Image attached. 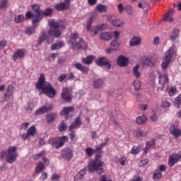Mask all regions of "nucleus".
Listing matches in <instances>:
<instances>
[{"instance_id":"7ed1b4c3","label":"nucleus","mask_w":181,"mask_h":181,"mask_svg":"<svg viewBox=\"0 0 181 181\" xmlns=\"http://www.w3.org/2000/svg\"><path fill=\"white\" fill-rule=\"evenodd\" d=\"M32 11H28L25 13V18L27 19H32L33 25L39 23L42 21V10L40 9V5L39 4H33L31 6Z\"/></svg>"},{"instance_id":"72a5a7b5","label":"nucleus","mask_w":181,"mask_h":181,"mask_svg":"<svg viewBox=\"0 0 181 181\" xmlns=\"http://www.w3.org/2000/svg\"><path fill=\"white\" fill-rule=\"evenodd\" d=\"M133 74L136 78H139L141 77V72H139V64H136L133 68Z\"/></svg>"},{"instance_id":"79ce46f5","label":"nucleus","mask_w":181,"mask_h":181,"mask_svg":"<svg viewBox=\"0 0 181 181\" xmlns=\"http://www.w3.org/2000/svg\"><path fill=\"white\" fill-rule=\"evenodd\" d=\"M174 105L177 108H180L181 105V94L178 95L174 100Z\"/></svg>"},{"instance_id":"9d476101","label":"nucleus","mask_w":181,"mask_h":181,"mask_svg":"<svg viewBox=\"0 0 181 181\" xmlns=\"http://www.w3.org/2000/svg\"><path fill=\"white\" fill-rule=\"evenodd\" d=\"M62 159L64 160H71L73 159V150L69 148H65L62 151Z\"/></svg>"},{"instance_id":"9b49d317","label":"nucleus","mask_w":181,"mask_h":181,"mask_svg":"<svg viewBox=\"0 0 181 181\" xmlns=\"http://www.w3.org/2000/svg\"><path fill=\"white\" fill-rule=\"evenodd\" d=\"M26 56V49H19L15 52L12 56L13 62H16L18 59H23Z\"/></svg>"},{"instance_id":"37998d69","label":"nucleus","mask_w":181,"mask_h":181,"mask_svg":"<svg viewBox=\"0 0 181 181\" xmlns=\"http://www.w3.org/2000/svg\"><path fill=\"white\" fill-rule=\"evenodd\" d=\"M104 86V80L103 79H98L94 81V87L95 88H100Z\"/></svg>"},{"instance_id":"7c9ffc66","label":"nucleus","mask_w":181,"mask_h":181,"mask_svg":"<svg viewBox=\"0 0 181 181\" xmlns=\"http://www.w3.org/2000/svg\"><path fill=\"white\" fill-rule=\"evenodd\" d=\"M136 138H142L148 136V132L145 130H136Z\"/></svg>"},{"instance_id":"c03bdc74","label":"nucleus","mask_w":181,"mask_h":181,"mask_svg":"<svg viewBox=\"0 0 181 181\" xmlns=\"http://www.w3.org/2000/svg\"><path fill=\"white\" fill-rule=\"evenodd\" d=\"M153 178L154 180H160V179H162V173H160L159 170H155Z\"/></svg>"},{"instance_id":"c9c22d12","label":"nucleus","mask_w":181,"mask_h":181,"mask_svg":"<svg viewBox=\"0 0 181 181\" xmlns=\"http://www.w3.org/2000/svg\"><path fill=\"white\" fill-rule=\"evenodd\" d=\"M53 13V9L46 8L45 11L41 12V18L43 19V16H50Z\"/></svg>"},{"instance_id":"603ef678","label":"nucleus","mask_w":181,"mask_h":181,"mask_svg":"<svg viewBox=\"0 0 181 181\" xmlns=\"http://www.w3.org/2000/svg\"><path fill=\"white\" fill-rule=\"evenodd\" d=\"M84 175H86V169L81 170L76 175V179H83Z\"/></svg>"},{"instance_id":"4be33fe9","label":"nucleus","mask_w":181,"mask_h":181,"mask_svg":"<svg viewBox=\"0 0 181 181\" xmlns=\"http://www.w3.org/2000/svg\"><path fill=\"white\" fill-rule=\"evenodd\" d=\"M74 111V107H65L60 112V115H69L70 112H73Z\"/></svg>"},{"instance_id":"a878e982","label":"nucleus","mask_w":181,"mask_h":181,"mask_svg":"<svg viewBox=\"0 0 181 181\" xmlns=\"http://www.w3.org/2000/svg\"><path fill=\"white\" fill-rule=\"evenodd\" d=\"M44 169H45V164H43V163L42 162L37 163L35 169V175L40 173V172H42Z\"/></svg>"},{"instance_id":"69168bd1","label":"nucleus","mask_w":181,"mask_h":181,"mask_svg":"<svg viewBox=\"0 0 181 181\" xmlns=\"http://www.w3.org/2000/svg\"><path fill=\"white\" fill-rule=\"evenodd\" d=\"M148 162L149 161L148 160V159H144V160H141L139 162V165L140 167L145 166V165H148Z\"/></svg>"},{"instance_id":"3c124183","label":"nucleus","mask_w":181,"mask_h":181,"mask_svg":"<svg viewBox=\"0 0 181 181\" xmlns=\"http://www.w3.org/2000/svg\"><path fill=\"white\" fill-rule=\"evenodd\" d=\"M133 86L135 88V90L136 91H138V90H141V87L142 86V83H141V81H139V80H135Z\"/></svg>"},{"instance_id":"a211bd4d","label":"nucleus","mask_w":181,"mask_h":181,"mask_svg":"<svg viewBox=\"0 0 181 181\" xmlns=\"http://www.w3.org/2000/svg\"><path fill=\"white\" fill-rule=\"evenodd\" d=\"M77 39H78V33L77 32L72 33H71L69 37L68 38V43H69V45H71V46H73V45H74L76 42H77Z\"/></svg>"},{"instance_id":"dca6fc26","label":"nucleus","mask_w":181,"mask_h":181,"mask_svg":"<svg viewBox=\"0 0 181 181\" xmlns=\"http://www.w3.org/2000/svg\"><path fill=\"white\" fill-rule=\"evenodd\" d=\"M74 67L76 69V70H79V71L82 72L83 74H87L88 71H90V68L78 62L74 64Z\"/></svg>"},{"instance_id":"f03ea898","label":"nucleus","mask_w":181,"mask_h":181,"mask_svg":"<svg viewBox=\"0 0 181 181\" xmlns=\"http://www.w3.org/2000/svg\"><path fill=\"white\" fill-rule=\"evenodd\" d=\"M35 87L37 90H42V92L45 93L49 98H53L56 95V90L50 83H46V78L43 74H40Z\"/></svg>"},{"instance_id":"6e6552de","label":"nucleus","mask_w":181,"mask_h":181,"mask_svg":"<svg viewBox=\"0 0 181 181\" xmlns=\"http://www.w3.org/2000/svg\"><path fill=\"white\" fill-rule=\"evenodd\" d=\"M93 22H94V18L93 17H90L87 23V30L90 33H93V34H92V36H96V35H98V30L105 29L107 26L105 25V24H103L102 25H98L91 28Z\"/></svg>"},{"instance_id":"4d7b16f0","label":"nucleus","mask_w":181,"mask_h":181,"mask_svg":"<svg viewBox=\"0 0 181 181\" xmlns=\"http://www.w3.org/2000/svg\"><path fill=\"white\" fill-rule=\"evenodd\" d=\"M176 93H177V88L176 87H171L168 90L170 97H173Z\"/></svg>"},{"instance_id":"b1692460","label":"nucleus","mask_w":181,"mask_h":181,"mask_svg":"<svg viewBox=\"0 0 181 181\" xmlns=\"http://www.w3.org/2000/svg\"><path fill=\"white\" fill-rule=\"evenodd\" d=\"M39 25V23H37L35 24H33V26L29 27L25 30L26 35H33L36 32V28H37V25Z\"/></svg>"},{"instance_id":"49530a36","label":"nucleus","mask_w":181,"mask_h":181,"mask_svg":"<svg viewBox=\"0 0 181 181\" xmlns=\"http://www.w3.org/2000/svg\"><path fill=\"white\" fill-rule=\"evenodd\" d=\"M105 143H102L99 146H97L95 147V150L97 151V152H100V151H102L103 148H104V146H105V145H107V144L108 143V138H106L105 139Z\"/></svg>"},{"instance_id":"c85d7f7f","label":"nucleus","mask_w":181,"mask_h":181,"mask_svg":"<svg viewBox=\"0 0 181 181\" xmlns=\"http://www.w3.org/2000/svg\"><path fill=\"white\" fill-rule=\"evenodd\" d=\"M36 126L35 125H32L30 128H28L27 131L28 135L29 136H33V138H35V135L36 134Z\"/></svg>"},{"instance_id":"cd10ccee","label":"nucleus","mask_w":181,"mask_h":181,"mask_svg":"<svg viewBox=\"0 0 181 181\" xmlns=\"http://www.w3.org/2000/svg\"><path fill=\"white\" fill-rule=\"evenodd\" d=\"M62 47H64V43L60 41L51 45V50H59V49H62Z\"/></svg>"},{"instance_id":"0e129e2a","label":"nucleus","mask_w":181,"mask_h":181,"mask_svg":"<svg viewBox=\"0 0 181 181\" xmlns=\"http://www.w3.org/2000/svg\"><path fill=\"white\" fill-rule=\"evenodd\" d=\"M125 9L126 12H127V13H129V15H131L134 12V11L132 10V6H131V5H127Z\"/></svg>"},{"instance_id":"8fccbe9b","label":"nucleus","mask_w":181,"mask_h":181,"mask_svg":"<svg viewBox=\"0 0 181 181\" xmlns=\"http://www.w3.org/2000/svg\"><path fill=\"white\" fill-rule=\"evenodd\" d=\"M171 134L175 136V138H179L181 135V131L180 129H173L171 131Z\"/></svg>"},{"instance_id":"f704fd0d","label":"nucleus","mask_w":181,"mask_h":181,"mask_svg":"<svg viewBox=\"0 0 181 181\" xmlns=\"http://www.w3.org/2000/svg\"><path fill=\"white\" fill-rule=\"evenodd\" d=\"M25 21V16L22 14L16 15L14 16L15 23H22Z\"/></svg>"},{"instance_id":"052dcab7","label":"nucleus","mask_w":181,"mask_h":181,"mask_svg":"<svg viewBox=\"0 0 181 181\" xmlns=\"http://www.w3.org/2000/svg\"><path fill=\"white\" fill-rule=\"evenodd\" d=\"M66 78H67V74H62L59 76V77H58V81L59 83H63V81L64 80H66Z\"/></svg>"},{"instance_id":"5701e85b","label":"nucleus","mask_w":181,"mask_h":181,"mask_svg":"<svg viewBox=\"0 0 181 181\" xmlns=\"http://www.w3.org/2000/svg\"><path fill=\"white\" fill-rule=\"evenodd\" d=\"M94 60V56L89 55L86 57V58H82L81 62L83 64H87L88 66H90L91 63H93V61Z\"/></svg>"},{"instance_id":"2eb2a0df","label":"nucleus","mask_w":181,"mask_h":181,"mask_svg":"<svg viewBox=\"0 0 181 181\" xmlns=\"http://www.w3.org/2000/svg\"><path fill=\"white\" fill-rule=\"evenodd\" d=\"M52 110H53V107L52 105H44L38 108L35 112V115H41V114H45V112H49V111H52Z\"/></svg>"},{"instance_id":"e2e57ef3","label":"nucleus","mask_w":181,"mask_h":181,"mask_svg":"<svg viewBox=\"0 0 181 181\" xmlns=\"http://www.w3.org/2000/svg\"><path fill=\"white\" fill-rule=\"evenodd\" d=\"M60 179V175L57 173H54L52 177H51V180L54 181V180H59Z\"/></svg>"},{"instance_id":"a19ab883","label":"nucleus","mask_w":181,"mask_h":181,"mask_svg":"<svg viewBox=\"0 0 181 181\" xmlns=\"http://www.w3.org/2000/svg\"><path fill=\"white\" fill-rule=\"evenodd\" d=\"M170 107V103H169V100H162L160 104V108H163V110H168Z\"/></svg>"},{"instance_id":"58836bf2","label":"nucleus","mask_w":181,"mask_h":181,"mask_svg":"<svg viewBox=\"0 0 181 181\" xmlns=\"http://www.w3.org/2000/svg\"><path fill=\"white\" fill-rule=\"evenodd\" d=\"M94 153H95V150L93 149L91 147H88L85 149V153L86 156L89 158H91V156L94 155Z\"/></svg>"},{"instance_id":"20e7f679","label":"nucleus","mask_w":181,"mask_h":181,"mask_svg":"<svg viewBox=\"0 0 181 181\" xmlns=\"http://www.w3.org/2000/svg\"><path fill=\"white\" fill-rule=\"evenodd\" d=\"M18 148L16 146H9L7 149V152L6 151H2L0 153V158L4 159L6 158V162L7 163H13L16 162V159H18Z\"/></svg>"},{"instance_id":"bf43d9fd","label":"nucleus","mask_w":181,"mask_h":181,"mask_svg":"<svg viewBox=\"0 0 181 181\" xmlns=\"http://www.w3.org/2000/svg\"><path fill=\"white\" fill-rule=\"evenodd\" d=\"M127 162V157L125 156H123L120 158H119V163L121 165V166H125V163Z\"/></svg>"},{"instance_id":"f3484780","label":"nucleus","mask_w":181,"mask_h":181,"mask_svg":"<svg viewBox=\"0 0 181 181\" xmlns=\"http://www.w3.org/2000/svg\"><path fill=\"white\" fill-rule=\"evenodd\" d=\"M81 124L83 123L81 122V119L80 118V117H76L74 123L69 127V131H71V129H76L77 128H79Z\"/></svg>"},{"instance_id":"774afa93","label":"nucleus","mask_w":181,"mask_h":181,"mask_svg":"<svg viewBox=\"0 0 181 181\" xmlns=\"http://www.w3.org/2000/svg\"><path fill=\"white\" fill-rule=\"evenodd\" d=\"M6 40H2L0 41V49H4V47H5V46H6Z\"/></svg>"},{"instance_id":"c756f323","label":"nucleus","mask_w":181,"mask_h":181,"mask_svg":"<svg viewBox=\"0 0 181 181\" xmlns=\"http://www.w3.org/2000/svg\"><path fill=\"white\" fill-rule=\"evenodd\" d=\"M140 43H141V37H134L133 39L131 40L129 45L130 46H139Z\"/></svg>"},{"instance_id":"864d4df0","label":"nucleus","mask_w":181,"mask_h":181,"mask_svg":"<svg viewBox=\"0 0 181 181\" xmlns=\"http://www.w3.org/2000/svg\"><path fill=\"white\" fill-rule=\"evenodd\" d=\"M140 151H141V148L136 146H134L132 148L131 153L132 155H138V153H139Z\"/></svg>"},{"instance_id":"2f4dec72","label":"nucleus","mask_w":181,"mask_h":181,"mask_svg":"<svg viewBox=\"0 0 181 181\" xmlns=\"http://www.w3.org/2000/svg\"><path fill=\"white\" fill-rule=\"evenodd\" d=\"M179 33H180V30L178 28H174L170 35V40H175V39L179 37Z\"/></svg>"},{"instance_id":"680f3d73","label":"nucleus","mask_w":181,"mask_h":181,"mask_svg":"<svg viewBox=\"0 0 181 181\" xmlns=\"http://www.w3.org/2000/svg\"><path fill=\"white\" fill-rule=\"evenodd\" d=\"M146 146L147 148H155V141L152 140L151 141L146 142Z\"/></svg>"},{"instance_id":"412c9836","label":"nucleus","mask_w":181,"mask_h":181,"mask_svg":"<svg viewBox=\"0 0 181 181\" xmlns=\"http://www.w3.org/2000/svg\"><path fill=\"white\" fill-rule=\"evenodd\" d=\"M13 94V86L8 85L7 90L6 91V93L4 95L5 98V101H6V100L9 98V97H11Z\"/></svg>"},{"instance_id":"6e6d98bb","label":"nucleus","mask_w":181,"mask_h":181,"mask_svg":"<svg viewBox=\"0 0 181 181\" xmlns=\"http://www.w3.org/2000/svg\"><path fill=\"white\" fill-rule=\"evenodd\" d=\"M173 12V11L170 10L168 13V15H166L165 16H164L163 20L166 21L167 22H173V18H172V17H170V13H172Z\"/></svg>"},{"instance_id":"4c0bfd02","label":"nucleus","mask_w":181,"mask_h":181,"mask_svg":"<svg viewBox=\"0 0 181 181\" xmlns=\"http://www.w3.org/2000/svg\"><path fill=\"white\" fill-rule=\"evenodd\" d=\"M136 121L139 125H142L145 124V122H146V117L144 115H143L142 116L138 117Z\"/></svg>"},{"instance_id":"6ab92c4d","label":"nucleus","mask_w":181,"mask_h":181,"mask_svg":"<svg viewBox=\"0 0 181 181\" xmlns=\"http://www.w3.org/2000/svg\"><path fill=\"white\" fill-rule=\"evenodd\" d=\"M55 9L58 11H67V9H70L69 4H66L64 2L59 3L55 5Z\"/></svg>"},{"instance_id":"ddd939ff","label":"nucleus","mask_w":181,"mask_h":181,"mask_svg":"<svg viewBox=\"0 0 181 181\" xmlns=\"http://www.w3.org/2000/svg\"><path fill=\"white\" fill-rule=\"evenodd\" d=\"M129 63V60L126 57L120 55L117 58V66H119V67H127Z\"/></svg>"},{"instance_id":"5fc2aeb1","label":"nucleus","mask_w":181,"mask_h":181,"mask_svg":"<svg viewBox=\"0 0 181 181\" xmlns=\"http://www.w3.org/2000/svg\"><path fill=\"white\" fill-rule=\"evenodd\" d=\"M8 0H1L0 1V9H6L8 7Z\"/></svg>"},{"instance_id":"09e8293b","label":"nucleus","mask_w":181,"mask_h":181,"mask_svg":"<svg viewBox=\"0 0 181 181\" xmlns=\"http://www.w3.org/2000/svg\"><path fill=\"white\" fill-rule=\"evenodd\" d=\"M56 117H57V115L56 113H51L47 115V119L49 123L53 122V120L56 119Z\"/></svg>"},{"instance_id":"ea45409f","label":"nucleus","mask_w":181,"mask_h":181,"mask_svg":"<svg viewBox=\"0 0 181 181\" xmlns=\"http://www.w3.org/2000/svg\"><path fill=\"white\" fill-rule=\"evenodd\" d=\"M46 155H47L46 151L42 150L40 151V153L34 155L33 159H35V160L39 159V158H42H42L46 156Z\"/></svg>"},{"instance_id":"f257e3e1","label":"nucleus","mask_w":181,"mask_h":181,"mask_svg":"<svg viewBox=\"0 0 181 181\" xmlns=\"http://www.w3.org/2000/svg\"><path fill=\"white\" fill-rule=\"evenodd\" d=\"M175 54V49L170 47L168 52H165V57L163 59L161 64L162 71L158 72V91H162L165 88V86L169 84V75L168 74V67L170 64V60Z\"/></svg>"},{"instance_id":"e433bc0d","label":"nucleus","mask_w":181,"mask_h":181,"mask_svg":"<svg viewBox=\"0 0 181 181\" xmlns=\"http://www.w3.org/2000/svg\"><path fill=\"white\" fill-rule=\"evenodd\" d=\"M69 131L70 132L69 136L71 141H72V142H76V141L78 139V136H77V134H76V131H74V129H71Z\"/></svg>"},{"instance_id":"423d86ee","label":"nucleus","mask_w":181,"mask_h":181,"mask_svg":"<svg viewBox=\"0 0 181 181\" xmlns=\"http://www.w3.org/2000/svg\"><path fill=\"white\" fill-rule=\"evenodd\" d=\"M65 26L63 22H56L52 20L49 24V30L48 31V35L54 36V37H60L62 35V31L59 29H64Z\"/></svg>"},{"instance_id":"1a4fd4ad","label":"nucleus","mask_w":181,"mask_h":181,"mask_svg":"<svg viewBox=\"0 0 181 181\" xmlns=\"http://www.w3.org/2000/svg\"><path fill=\"white\" fill-rule=\"evenodd\" d=\"M72 48L74 50H84L87 49V43L84 40L80 38L78 42L72 45Z\"/></svg>"},{"instance_id":"393cba45","label":"nucleus","mask_w":181,"mask_h":181,"mask_svg":"<svg viewBox=\"0 0 181 181\" xmlns=\"http://www.w3.org/2000/svg\"><path fill=\"white\" fill-rule=\"evenodd\" d=\"M100 39L101 40H111L112 35L110 33L104 32L100 35Z\"/></svg>"},{"instance_id":"de8ad7c7","label":"nucleus","mask_w":181,"mask_h":181,"mask_svg":"<svg viewBox=\"0 0 181 181\" xmlns=\"http://www.w3.org/2000/svg\"><path fill=\"white\" fill-rule=\"evenodd\" d=\"M113 50H119V44L117 42V40H113L110 44Z\"/></svg>"},{"instance_id":"4468645a","label":"nucleus","mask_w":181,"mask_h":181,"mask_svg":"<svg viewBox=\"0 0 181 181\" xmlns=\"http://www.w3.org/2000/svg\"><path fill=\"white\" fill-rule=\"evenodd\" d=\"M62 98L64 101L66 103H71V94H70V91H69V88H64L62 93Z\"/></svg>"},{"instance_id":"f8f14e48","label":"nucleus","mask_w":181,"mask_h":181,"mask_svg":"<svg viewBox=\"0 0 181 181\" xmlns=\"http://www.w3.org/2000/svg\"><path fill=\"white\" fill-rule=\"evenodd\" d=\"M95 62L98 66H105V69H111V64H110L108 59L105 57H100Z\"/></svg>"},{"instance_id":"a18cd8bd","label":"nucleus","mask_w":181,"mask_h":181,"mask_svg":"<svg viewBox=\"0 0 181 181\" xmlns=\"http://www.w3.org/2000/svg\"><path fill=\"white\" fill-rule=\"evenodd\" d=\"M58 129L60 131V132H64V131H66V129H67V123L64 122V121H62L59 124Z\"/></svg>"},{"instance_id":"39448f33","label":"nucleus","mask_w":181,"mask_h":181,"mask_svg":"<svg viewBox=\"0 0 181 181\" xmlns=\"http://www.w3.org/2000/svg\"><path fill=\"white\" fill-rule=\"evenodd\" d=\"M101 155L96 154L95 156V159L92 160L91 162L88 163V168L90 172H97L98 175L104 173L105 171L103 166L104 165V162L101 161Z\"/></svg>"},{"instance_id":"0eeeda50","label":"nucleus","mask_w":181,"mask_h":181,"mask_svg":"<svg viewBox=\"0 0 181 181\" xmlns=\"http://www.w3.org/2000/svg\"><path fill=\"white\" fill-rule=\"evenodd\" d=\"M66 142H69V138L67 136L53 137L49 139V145H52V146L55 148V149H60V148H63Z\"/></svg>"},{"instance_id":"bb28decb","label":"nucleus","mask_w":181,"mask_h":181,"mask_svg":"<svg viewBox=\"0 0 181 181\" xmlns=\"http://www.w3.org/2000/svg\"><path fill=\"white\" fill-rule=\"evenodd\" d=\"M95 12H99L100 13H102V12H107V11H108V7L103 4H98L95 8Z\"/></svg>"},{"instance_id":"338daca9","label":"nucleus","mask_w":181,"mask_h":181,"mask_svg":"<svg viewBox=\"0 0 181 181\" xmlns=\"http://www.w3.org/2000/svg\"><path fill=\"white\" fill-rule=\"evenodd\" d=\"M75 78H76V76L74 75V73L69 72L67 80H69L70 81H73V80H74Z\"/></svg>"},{"instance_id":"13d9d810","label":"nucleus","mask_w":181,"mask_h":181,"mask_svg":"<svg viewBox=\"0 0 181 181\" xmlns=\"http://www.w3.org/2000/svg\"><path fill=\"white\" fill-rule=\"evenodd\" d=\"M46 39V33L45 32L42 33V35L39 37L38 45H42V42H45Z\"/></svg>"},{"instance_id":"aec40b11","label":"nucleus","mask_w":181,"mask_h":181,"mask_svg":"<svg viewBox=\"0 0 181 181\" xmlns=\"http://www.w3.org/2000/svg\"><path fill=\"white\" fill-rule=\"evenodd\" d=\"M177 162L179 161L177 160V158L176 157V154H172L168 158V166H170V168H172L173 166H175V165H176Z\"/></svg>"},{"instance_id":"473e14b6","label":"nucleus","mask_w":181,"mask_h":181,"mask_svg":"<svg viewBox=\"0 0 181 181\" xmlns=\"http://www.w3.org/2000/svg\"><path fill=\"white\" fill-rule=\"evenodd\" d=\"M111 24L113 25V26H116L117 28H121V26L124 25V21L121 19L112 20L111 21Z\"/></svg>"}]
</instances>
